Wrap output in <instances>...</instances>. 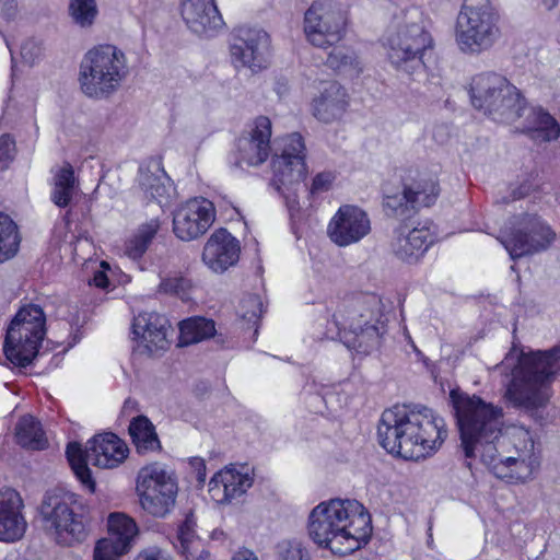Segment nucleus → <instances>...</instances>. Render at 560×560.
Returning a JSON list of instances; mask_svg holds the SVG:
<instances>
[{"instance_id":"nucleus-26","label":"nucleus","mask_w":560,"mask_h":560,"mask_svg":"<svg viewBox=\"0 0 560 560\" xmlns=\"http://www.w3.org/2000/svg\"><path fill=\"white\" fill-rule=\"evenodd\" d=\"M240 253V242L226 229L221 228L208 238L202 261L212 271L222 273L238 261Z\"/></svg>"},{"instance_id":"nucleus-6","label":"nucleus","mask_w":560,"mask_h":560,"mask_svg":"<svg viewBox=\"0 0 560 560\" xmlns=\"http://www.w3.org/2000/svg\"><path fill=\"white\" fill-rule=\"evenodd\" d=\"M129 74L126 54L115 45H97L85 52L80 63L82 93L93 100H106L118 91Z\"/></svg>"},{"instance_id":"nucleus-23","label":"nucleus","mask_w":560,"mask_h":560,"mask_svg":"<svg viewBox=\"0 0 560 560\" xmlns=\"http://www.w3.org/2000/svg\"><path fill=\"white\" fill-rule=\"evenodd\" d=\"M370 231L371 223L366 212L350 205L340 207L328 225V235L338 246L357 243Z\"/></svg>"},{"instance_id":"nucleus-1","label":"nucleus","mask_w":560,"mask_h":560,"mask_svg":"<svg viewBox=\"0 0 560 560\" xmlns=\"http://www.w3.org/2000/svg\"><path fill=\"white\" fill-rule=\"evenodd\" d=\"M450 397L465 456H479L497 478L508 482L530 479L538 467L530 432L516 425L503 432L502 408L477 396L452 390Z\"/></svg>"},{"instance_id":"nucleus-28","label":"nucleus","mask_w":560,"mask_h":560,"mask_svg":"<svg viewBox=\"0 0 560 560\" xmlns=\"http://www.w3.org/2000/svg\"><path fill=\"white\" fill-rule=\"evenodd\" d=\"M348 106L346 89L336 81L327 82L320 90L318 97L313 101L314 116L325 122L339 119Z\"/></svg>"},{"instance_id":"nucleus-59","label":"nucleus","mask_w":560,"mask_h":560,"mask_svg":"<svg viewBox=\"0 0 560 560\" xmlns=\"http://www.w3.org/2000/svg\"><path fill=\"white\" fill-rule=\"evenodd\" d=\"M549 350L557 351V350H560V347H559V346H553V347H552V348H550Z\"/></svg>"},{"instance_id":"nucleus-7","label":"nucleus","mask_w":560,"mask_h":560,"mask_svg":"<svg viewBox=\"0 0 560 560\" xmlns=\"http://www.w3.org/2000/svg\"><path fill=\"white\" fill-rule=\"evenodd\" d=\"M471 105L497 121H514L523 116L526 98L509 80L495 72L475 75L470 83Z\"/></svg>"},{"instance_id":"nucleus-51","label":"nucleus","mask_w":560,"mask_h":560,"mask_svg":"<svg viewBox=\"0 0 560 560\" xmlns=\"http://www.w3.org/2000/svg\"><path fill=\"white\" fill-rule=\"evenodd\" d=\"M191 465L196 470V478L199 482H205L206 480V464L201 458H194Z\"/></svg>"},{"instance_id":"nucleus-27","label":"nucleus","mask_w":560,"mask_h":560,"mask_svg":"<svg viewBox=\"0 0 560 560\" xmlns=\"http://www.w3.org/2000/svg\"><path fill=\"white\" fill-rule=\"evenodd\" d=\"M253 485L247 472L225 468L217 472L209 482V494L218 503H228L246 492Z\"/></svg>"},{"instance_id":"nucleus-20","label":"nucleus","mask_w":560,"mask_h":560,"mask_svg":"<svg viewBox=\"0 0 560 560\" xmlns=\"http://www.w3.org/2000/svg\"><path fill=\"white\" fill-rule=\"evenodd\" d=\"M137 533V524L131 517L124 513H112L108 516V536L96 542L93 560H119L128 552Z\"/></svg>"},{"instance_id":"nucleus-60","label":"nucleus","mask_w":560,"mask_h":560,"mask_svg":"<svg viewBox=\"0 0 560 560\" xmlns=\"http://www.w3.org/2000/svg\"><path fill=\"white\" fill-rule=\"evenodd\" d=\"M510 350L515 351V350H518V349H517L516 345L513 343Z\"/></svg>"},{"instance_id":"nucleus-29","label":"nucleus","mask_w":560,"mask_h":560,"mask_svg":"<svg viewBox=\"0 0 560 560\" xmlns=\"http://www.w3.org/2000/svg\"><path fill=\"white\" fill-rule=\"evenodd\" d=\"M78 185L79 180L75 177L73 166L69 162H65L54 174L50 200L59 208L68 207Z\"/></svg>"},{"instance_id":"nucleus-40","label":"nucleus","mask_w":560,"mask_h":560,"mask_svg":"<svg viewBox=\"0 0 560 560\" xmlns=\"http://www.w3.org/2000/svg\"><path fill=\"white\" fill-rule=\"evenodd\" d=\"M265 313L261 298L258 294H246L240 304V314L247 328H254V336L258 334V324Z\"/></svg>"},{"instance_id":"nucleus-5","label":"nucleus","mask_w":560,"mask_h":560,"mask_svg":"<svg viewBox=\"0 0 560 560\" xmlns=\"http://www.w3.org/2000/svg\"><path fill=\"white\" fill-rule=\"evenodd\" d=\"M39 515L60 546L80 545L92 532L91 508L81 495L72 491H47L39 505Z\"/></svg>"},{"instance_id":"nucleus-31","label":"nucleus","mask_w":560,"mask_h":560,"mask_svg":"<svg viewBox=\"0 0 560 560\" xmlns=\"http://www.w3.org/2000/svg\"><path fill=\"white\" fill-rule=\"evenodd\" d=\"M128 432L139 454L156 452L162 447L155 427L145 416L133 418L130 421Z\"/></svg>"},{"instance_id":"nucleus-13","label":"nucleus","mask_w":560,"mask_h":560,"mask_svg":"<svg viewBox=\"0 0 560 560\" xmlns=\"http://www.w3.org/2000/svg\"><path fill=\"white\" fill-rule=\"evenodd\" d=\"M283 148L281 154H275L271 161L273 172L272 185L291 201L296 202V190L306 177L305 144L300 133L293 132L282 139Z\"/></svg>"},{"instance_id":"nucleus-33","label":"nucleus","mask_w":560,"mask_h":560,"mask_svg":"<svg viewBox=\"0 0 560 560\" xmlns=\"http://www.w3.org/2000/svg\"><path fill=\"white\" fill-rule=\"evenodd\" d=\"M527 122L526 132L533 139L550 142L560 137L559 122L542 107L532 108L527 116Z\"/></svg>"},{"instance_id":"nucleus-4","label":"nucleus","mask_w":560,"mask_h":560,"mask_svg":"<svg viewBox=\"0 0 560 560\" xmlns=\"http://www.w3.org/2000/svg\"><path fill=\"white\" fill-rule=\"evenodd\" d=\"M307 527L317 546L341 557L364 547L373 529L369 511L358 500L350 499L320 502L310 513Z\"/></svg>"},{"instance_id":"nucleus-34","label":"nucleus","mask_w":560,"mask_h":560,"mask_svg":"<svg viewBox=\"0 0 560 560\" xmlns=\"http://www.w3.org/2000/svg\"><path fill=\"white\" fill-rule=\"evenodd\" d=\"M154 171L150 166H140L138 172V184L148 199L162 202V198L168 195L170 178L166 173L160 168L158 164L153 165Z\"/></svg>"},{"instance_id":"nucleus-49","label":"nucleus","mask_w":560,"mask_h":560,"mask_svg":"<svg viewBox=\"0 0 560 560\" xmlns=\"http://www.w3.org/2000/svg\"><path fill=\"white\" fill-rule=\"evenodd\" d=\"M0 8L2 16L11 21L18 14V0H0Z\"/></svg>"},{"instance_id":"nucleus-47","label":"nucleus","mask_w":560,"mask_h":560,"mask_svg":"<svg viewBox=\"0 0 560 560\" xmlns=\"http://www.w3.org/2000/svg\"><path fill=\"white\" fill-rule=\"evenodd\" d=\"M15 155V141L14 139L4 133L0 137V163L3 167H7L10 162L13 161Z\"/></svg>"},{"instance_id":"nucleus-24","label":"nucleus","mask_w":560,"mask_h":560,"mask_svg":"<svg viewBox=\"0 0 560 560\" xmlns=\"http://www.w3.org/2000/svg\"><path fill=\"white\" fill-rule=\"evenodd\" d=\"M271 121L266 116L257 117L249 130L237 139L240 162L249 166L262 164L270 153Z\"/></svg>"},{"instance_id":"nucleus-36","label":"nucleus","mask_w":560,"mask_h":560,"mask_svg":"<svg viewBox=\"0 0 560 560\" xmlns=\"http://www.w3.org/2000/svg\"><path fill=\"white\" fill-rule=\"evenodd\" d=\"M19 245L18 225L8 214L0 212V264L12 258Z\"/></svg>"},{"instance_id":"nucleus-14","label":"nucleus","mask_w":560,"mask_h":560,"mask_svg":"<svg viewBox=\"0 0 560 560\" xmlns=\"http://www.w3.org/2000/svg\"><path fill=\"white\" fill-rule=\"evenodd\" d=\"M136 489L142 509L153 516H165L175 504L177 483L158 463L139 470Z\"/></svg>"},{"instance_id":"nucleus-41","label":"nucleus","mask_w":560,"mask_h":560,"mask_svg":"<svg viewBox=\"0 0 560 560\" xmlns=\"http://www.w3.org/2000/svg\"><path fill=\"white\" fill-rule=\"evenodd\" d=\"M174 546L185 559H190L194 556V550L198 551L199 547H201V540L196 536L192 521L185 520L178 526Z\"/></svg>"},{"instance_id":"nucleus-52","label":"nucleus","mask_w":560,"mask_h":560,"mask_svg":"<svg viewBox=\"0 0 560 560\" xmlns=\"http://www.w3.org/2000/svg\"><path fill=\"white\" fill-rule=\"evenodd\" d=\"M232 560H258V557L254 551L241 548L233 555Z\"/></svg>"},{"instance_id":"nucleus-48","label":"nucleus","mask_w":560,"mask_h":560,"mask_svg":"<svg viewBox=\"0 0 560 560\" xmlns=\"http://www.w3.org/2000/svg\"><path fill=\"white\" fill-rule=\"evenodd\" d=\"M335 179V175L331 172H322L318 173L312 182L310 194L317 195L320 192L328 191L331 187V184Z\"/></svg>"},{"instance_id":"nucleus-53","label":"nucleus","mask_w":560,"mask_h":560,"mask_svg":"<svg viewBox=\"0 0 560 560\" xmlns=\"http://www.w3.org/2000/svg\"><path fill=\"white\" fill-rule=\"evenodd\" d=\"M93 284L101 289L107 288L109 284L107 275L104 271H96L93 276Z\"/></svg>"},{"instance_id":"nucleus-39","label":"nucleus","mask_w":560,"mask_h":560,"mask_svg":"<svg viewBox=\"0 0 560 560\" xmlns=\"http://www.w3.org/2000/svg\"><path fill=\"white\" fill-rule=\"evenodd\" d=\"M405 229L397 228L393 232V238L390 242V249L393 254L401 261L407 264H416L423 256L418 252L417 246H413L410 240H406Z\"/></svg>"},{"instance_id":"nucleus-30","label":"nucleus","mask_w":560,"mask_h":560,"mask_svg":"<svg viewBox=\"0 0 560 560\" xmlns=\"http://www.w3.org/2000/svg\"><path fill=\"white\" fill-rule=\"evenodd\" d=\"M215 335V324L212 319L205 317H190L178 324L176 347H188Z\"/></svg>"},{"instance_id":"nucleus-10","label":"nucleus","mask_w":560,"mask_h":560,"mask_svg":"<svg viewBox=\"0 0 560 560\" xmlns=\"http://www.w3.org/2000/svg\"><path fill=\"white\" fill-rule=\"evenodd\" d=\"M384 47L393 68L411 75L424 70L423 57L433 39L421 23H404L387 36Z\"/></svg>"},{"instance_id":"nucleus-9","label":"nucleus","mask_w":560,"mask_h":560,"mask_svg":"<svg viewBox=\"0 0 560 560\" xmlns=\"http://www.w3.org/2000/svg\"><path fill=\"white\" fill-rule=\"evenodd\" d=\"M499 15L489 0H464L457 18L456 39L468 52L489 49L499 38Z\"/></svg>"},{"instance_id":"nucleus-43","label":"nucleus","mask_w":560,"mask_h":560,"mask_svg":"<svg viewBox=\"0 0 560 560\" xmlns=\"http://www.w3.org/2000/svg\"><path fill=\"white\" fill-rule=\"evenodd\" d=\"M46 352H0V364L10 369H25Z\"/></svg>"},{"instance_id":"nucleus-35","label":"nucleus","mask_w":560,"mask_h":560,"mask_svg":"<svg viewBox=\"0 0 560 560\" xmlns=\"http://www.w3.org/2000/svg\"><path fill=\"white\" fill-rule=\"evenodd\" d=\"M15 440L23 448L34 451L45 450L48 445L40 422L30 415L22 417L16 423Z\"/></svg>"},{"instance_id":"nucleus-45","label":"nucleus","mask_w":560,"mask_h":560,"mask_svg":"<svg viewBox=\"0 0 560 560\" xmlns=\"http://www.w3.org/2000/svg\"><path fill=\"white\" fill-rule=\"evenodd\" d=\"M354 57L342 47L334 48L327 56L326 65L332 70H341L348 66H352Z\"/></svg>"},{"instance_id":"nucleus-15","label":"nucleus","mask_w":560,"mask_h":560,"mask_svg":"<svg viewBox=\"0 0 560 560\" xmlns=\"http://www.w3.org/2000/svg\"><path fill=\"white\" fill-rule=\"evenodd\" d=\"M440 195V185L433 174H418L410 183H404L402 191L394 195L385 194L383 208L388 217L401 221L410 220L421 207L435 203Z\"/></svg>"},{"instance_id":"nucleus-22","label":"nucleus","mask_w":560,"mask_h":560,"mask_svg":"<svg viewBox=\"0 0 560 560\" xmlns=\"http://www.w3.org/2000/svg\"><path fill=\"white\" fill-rule=\"evenodd\" d=\"M27 527L25 504L20 492L11 487L0 488V542L22 540Z\"/></svg>"},{"instance_id":"nucleus-32","label":"nucleus","mask_w":560,"mask_h":560,"mask_svg":"<svg viewBox=\"0 0 560 560\" xmlns=\"http://www.w3.org/2000/svg\"><path fill=\"white\" fill-rule=\"evenodd\" d=\"M161 228V221L152 218L140 224L130 237L125 242V255L132 260H138L149 249Z\"/></svg>"},{"instance_id":"nucleus-37","label":"nucleus","mask_w":560,"mask_h":560,"mask_svg":"<svg viewBox=\"0 0 560 560\" xmlns=\"http://www.w3.org/2000/svg\"><path fill=\"white\" fill-rule=\"evenodd\" d=\"M195 284L192 280L182 273H174L161 279L158 285V293L178 298L187 302L191 300Z\"/></svg>"},{"instance_id":"nucleus-8","label":"nucleus","mask_w":560,"mask_h":560,"mask_svg":"<svg viewBox=\"0 0 560 560\" xmlns=\"http://www.w3.org/2000/svg\"><path fill=\"white\" fill-rule=\"evenodd\" d=\"M66 455L78 480L93 492L95 482L88 463L100 468H116L128 457L129 448L118 435L107 432L93 436L85 450L80 443L70 442Z\"/></svg>"},{"instance_id":"nucleus-56","label":"nucleus","mask_w":560,"mask_h":560,"mask_svg":"<svg viewBox=\"0 0 560 560\" xmlns=\"http://www.w3.org/2000/svg\"><path fill=\"white\" fill-rule=\"evenodd\" d=\"M546 10L550 11L558 4V0H541Z\"/></svg>"},{"instance_id":"nucleus-57","label":"nucleus","mask_w":560,"mask_h":560,"mask_svg":"<svg viewBox=\"0 0 560 560\" xmlns=\"http://www.w3.org/2000/svg\"><path fill=\"white\" fill-rule=\"evenodd\" d=\"M79 339H80V338H79V337H78V335L75 334V335L72 337V340L68 341L67 348H65L63 350H68L69 348H73V347L77 345V342H78V340H79Z\"/></svg>"},{"instance_id":"nucleus-42","label":"nucleus","mask_w":560,"mask_h":560,"mask_svg":"<svg viewBox=\"0 0 560 560\" xmlns=\"http://www.w3.org/2000/svg\"><path fill=\"white\" fill-rule=\"evenodd\" d=\"M69 13L75 24L90 27L97 15L95 0H70Z\"/></svg>"},{"instance_id":"nucleus-2","label":"nucleus","mask_w":560,"mask_h":560,"mask_svg":"<svg viewBox=\"0 0 560 560\" xmlns=\"http://www.w3.org/2000/svg\"><path fill=\"white\" fill-rule=\"evenodd\" d=\"M380 444L387 453L419 460L435 453L447 436L443 418L427 407L394 406L383 411L378 425Z\"/></svg>"},{"instance_id":"nucleus-44","label":"nucleus","mask_w":560,"mask_h":560,"mask_svg":"<svg viewBox=\"0 0 560 560\" xmlns=\"http://www.w3.org/2000/svg\"><path fill=\"white\" fill-rule=\"evenodd\" d=\"M277 550V560H307V552L296 541H282L278 545Z\"/></svg>"},{"instance_id":"nucleus-58","label":"nucleus","mask_w":560,"mask_h":560,"mask_svg":"<svg viewBox=\"0 0 560 560\" xmlns=\"http://www.w3.org/2000/svg\"><path fill=\"white\" fill-rule=\"evenodd\" d=\"M325 341H326V343L322 345L320 347L332 348V347H336L338 343L335 339H327Z\"/></svg>"},{"instance_id":"nucleus-38","label":"nucleus","mask_w":560,"mask_h":560,"mask_svg":"<svg viewBox=\"0 0 560 560\" xmlns=\"http://www.w3.org/2000/svg\"><path fill=\"white\" fill-rule=\"evenodd\" d=\"M399 228L405 229L406 240H410L413 246H417V250L422 256L436 241L435 225L427 220L423 223H418L413 228H409L407 224L400 225Z\"/></svg>"},{"instance_id":"nucleus-17","label":"nucleus","mask_w":560,"mask_h":560,"mask_svg":"<svg viewBox=\"0 0 560 560\" xmlns=\"http://www.w3.org/2000/svg\"><path fill=\"white\" fill-rule=\"evenodd\" d=\"M45 337V312L39 305L26 304L8 325L2 350H39Z\"/></svg>"},{"instance_id":"nucleus-21","label":"nucleus","mask_w":560,"mask_h":560,"mask_svg":"<svg viewBox=\"0 0 560 560\" xmlns=\"http://www.w3.org/2000/svg\"><path fill=\"white\" fill-rule=\"evenodd\" d=\"M132 339L145 350H167L176 335L168 318L158 312H143L133 317Z\"/></svg>"},{"instance_id":"nucleus-55","label":"nucleus","mask_w":560,"mask_h":560,"mask_svg":"<svg viewBox=\"0 0 560 560\" xmlns=\"http://www.w3.org/2000/svg\"><path fill=\"white\" fill-rule=\"evenodd\" d=\"M529 192L528 185H521L517 189L513 190V199H520L527 196Z\"/></svg>"},{"instance_id":"nucleus-54","label":"nucleus","mask_w":560,"mask_h":560,"mask_svg":"<svg viewBox=\"0 0 560 560\" xmlns=\"http://www.w3.org/2000/svg\"><path fill=\"white\" fill-rule=\"evenodd\" d=\"M186 560H211V555L201 546L198 551L194 550V556H191L190 559Z\"/></svg>"},{"instance_id":"nucleus-25","label":"nucleus","mask_w":560,"mask_h":560,"mask_svg":"<svg viewBox=\"0 0 560 560\" xmlns=\"http://www.w3.org/2000/svg\"><path fill=\"white\" fill-rule=\"evenodd\" d=\"M180 15L195 34L212 37L224 26L214 0H182Z\"/></svg>"},{"instance_id":"nucleus-3","label":"nucleus","mask_w":560,"mask_h":560,"mask_svg":"<svg viewBox=\"0 0 560 560\" xmlns=\"http://www.w3.org/2000/svg\"><path fill=\"white\" fill-rule=\"evenodd\" d=\"M504 387L503 398L528 412L544 409L551 384L560 371V352H508L495 366Z\"/></svg>"},{"instance_id":"nucleus-18","label":"nucleus","mask_w":560,"mask_h":560,"mask_svg":"<svg viewBox=\"0 0 560 560\" xmlns=\"http://www.w3.org/2000/svg\"><path fill=\"white\" fill-rule=\"evenodd\" d=\"M230 54L235 68L260 71L267 67L270 56V36L259 27H238L233 35Z\"/></svg>"},{"instance_id":"nucleus-12","label":"nucleus","mask_w":560,"mask_h":560,"mask_svg":"<svg viewBox=\"0 0 560 560\" xmlns=\"http://www.w3.org/2000/svg\"><path fill=\"white\" fill-rule=\"evenodd\" d=\"M387 317L382 312L381 301L372 298L349 312L345 328V346L348 350L365 348L376 350L385 346Z\"/></svg>"},{"instance_id":"nucleus-61","label":"nucleus","mask_w":560,"mask_h":560,"mask_svg":"<svg viewBox=\"0 0 560 560\" xmlns=\"http://www.w3.org/2000/svg\"><path fill=\"white\" fill-rule=\"evenodd\" d=\"M411 345H412V347H413V350H415V351H418V348L413 345V342H412Z\"/></svg>"},{"instance_id":"nucleus-16","label":"nucleus","mask_w":560,"mask_h":560,"mask_svg":"<svg viewBox=\"0 0 560 560\" xmlns=\"http://www.w3.org/2000/svg\"><path fill=\"white\" fill-rule=\"evenodd\" d=\"M346 13L335 0H317L304 16V32L310 43L327 48L338 43L343 35Z\"/></svg>"},{"instance_id":"nucleus-19","label":"nucleus","mask_w":560,"mask_h":560,"mask_svg":"<svg viewBox=\"0 0 560 560\" xmlns=\"http://www.w3.org/2000/svg\"><path fill=\"white\" fill-rule=\"evenodd\" d=\"M214 219L211 201L203 198L190 199L174 212L173 232L182 241H194L209 230Z\"/></svg>"},{"instance_id":"nucleus-11","label":"nucleus","mask_w":560,"mask_h":560,"mask_svg":"<svg viewBox=\"0 0 560 560\" xmlns=\"http://www.w3.org/2000/svg\"><path fill=\"white\" fill-rule=\"evenodd\" d=\"M513 260L546 250L556 238L555 231L536 213L511 217L498 237Z\"/></svg>"},{"instance_id":"nucleus-46","label":"nucleus","mask_w":560,"mask_h":560,"mask_svg":"<svg viewBox=\"0 0 560 560\" xmlns=\"http://www.w3.org/2000/svg\"><path fill=\"white\" fill-rule=\"evenodd\" d=\"M21 58L24 63L30 67L34 66L43 56V46L42 43L34 39L28 38L21 45Z\"/></svg>"},{"instance_id":"nucleus-50","label":"nucleus","mask_w":560,"mask_h":560,"mask_svg":"<svg viewBox=\"0 0 560 560\" xmlns=\"http://www.w3.org/2000/svg\"><path fill=\"white\" fill-rule=\"evenodd\" d=\"M136 560H170L161 550L149 549L140 552Z\"/></svg>"}]
</instances>
